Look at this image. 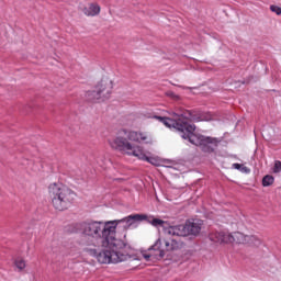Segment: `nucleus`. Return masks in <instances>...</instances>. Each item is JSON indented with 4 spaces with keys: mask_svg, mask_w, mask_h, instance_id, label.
<instances>
[{
    "mask_svg": "<svg viewBox=\"0 0 281 281\" xmlns=\"http://www.w3.org/2000/svg\"><path fill=\"white\" fill-rule=\"evenodd\" d=\"M167 234H169V236H188L186 232V224L169 226L167 228Z\"/></svg>",
    "mask_w": 281,
    "mask_h": 281,
    "instance_id": "ddd939ff",
    "label": "nucleus"
},
{
    "mask_svg": "<svg viewBox=\"0 0 281 281\" xmlns=\"http://www.w3.org/2000/svg\"><path fill=\"white\" fill-rule=\"evenodd\" d=\"M127 138L130 139V142H136V144H147L149 146L153 145L155 142L150 133L142 131L128 132Z\"/></svg>",
    "mask_w": 281,
    "mask_h": 281,
    "instance_id": "1a4fd4ad",
    "label": "nucleus"
},
{
    "mask_svg": "<svg viewBox=\"0 0 281 281\" xmlns=\"http://www.w3.org/2000/svg\"><path fill=\"white\" fill-rule=\"evenodd\" d=\"M276 181V179L273 178V176H265L262 179V186L263 188H269V186H273V182Z\"/></svg>",
    "mask_w": 281,
    "mask_h": 281,
    "instance_id": "4468645a",
    "label": "nucleus"
},
{
    "mask_svg": "<svg viewBox=\"0 0 281 281\" xmlns=\"http://www.w3.org/2000/svg\"><path fill=\"white\" fill-rule=\"evenodd\" d=\"M48 199L54 210L65 212L74 205L76 193L69 187L54 182L48 186Z\"/></svg>",
    "mask_w": 281,
    "mask_h": 281,
    "instance_id": "7ed1b4c3",
    "label": "nucleus"
},
{
    "mask_svg": "<svg viewBox=\"0 0 281 281\" xmlns=\"http://www.w3.org/2000/svg\"><path fill=\"white\" fill-rule=\"evenodd\" d=\"M154 119L159 120L167 128L179 131L182 139H188L193 146H200L203 153H214L221 144L218 138L194 134L196 126L190 122H201L202 119L192 111L181 109L179 112H173V119L157 115Z\"/></svg>",
    "mask_w": 281,
    "mask_h": 281,
    "instance_id": "f03ea898",
    "label": "nucleus"
},
{
    "mask_svg": "<svg viewBox=\"0 0 281 281\" xmlns=\"http://www.w3.org/2000/svg\"><path fill=\"white\" fill-rule=\"evenodd\" d=\"M232 243H236L237 245H252L254 247H258L260 245V239L255 235H245L240 232L233 233Z\"/></svg>",
    "mask_w": 281,
    "mask_h": 281,
    "instance_id": "6e6552de",
    "label": "nucleus"
},
{
    "mask_svg": "<svg viewBox=\"0 0 281 281\" xmlns=\"http://www.w3.org/2000/svg\"><path fill=\"white\" fill-rule=\"evenodd\" d=\"M270 10H271V12H274V14H277L278 16L281 15V8L280 7L272 4V5H270Z\"/></svg>",
    "mask_w": 281,
    "mask_h": 281,
    "instance_id": "dca6fc26",
    "label": "nucleus"
},
{
    "mask_svg": "<svg viewBox=\"0 0 281 281\" xmlns=\"http://www.w3.org/2000/svg\"><path fill=\"white\" fill-rule=\"evenodd\" d=\"M102 8L98 3H89L83 8L82 12L86 16H98L100 14Z\"/></svg>",
    "mask_w": 281,
    "mask_h": 281,
    "instance_id": "f8f14e48",
    "label": "nucleus"
},
{
    "mask_svg": "<svg viewBox=\"0 0 281 281\" xmlns=\"http://www.w3.org/2000/svg\"><path fill=\"white\" fill-rule=\"evenodd\" d=\"M109 146L112 150H117L122 155H127L128 157H137V159H146V154L144 148L139 145H134L131 143L128 137L117 135L114 138L109 139Z\"/></svg>",
    "mask_w": 281,
    "mask_h": 281,
    "instance_id": "39448f33",
    "label": "nucleus"
},
{
    "mask_svg": "<svg viewBox=\"0 0 281 281\" xmlns=\"http://www.w3.org/2000/svg\"><path fill=\"white\" fill-rule=\"evenodd\" d=\"M124 223H127V225H133V223H142V221H146V223H149V225H153V227H164L166 222L164 220H159L153 215H146V214H132L124 218H122Z\"/></svg>",
    "mask_w": 281,
    "mask_h": 281,
    "instance_id": "0eeeda50",
    "label": "nucleus"
},
{
    "mask_svg": "<svg viewBox=\"0 0 281 281\" xmlns=\"http://www.w3.org/2000/svg\"><path fill=\"white\" fill-rule=\"evenodd\" d=\"M14 265H15L16 269H19V271H23V269H25V267H26L25 259H23V258H16L14 260Z\"/></svg>",
    "mask_w": 281,
    "mask_h": 281,
    "instance_id": "2eb2a0df",
    "label": "nucleus"
},
{
    "mask_svg": "<svg viewBox=\"0 0 281 281\" xmlns=\"http://www.w3.org/2000/svg\"><path fill=\"white\" fill-rule=\"evenodd\" d=\"M240 172H245L246 175H249V172H251V169L241 165Z\"/></svg>",
    "mask_w": 281,
    "mask_h": 281,
    "instance_id": "a211bd4d",
    "label": "nucleus"
},
{
    "mask_svg": "<svg viewBox=\"0 0 281 281\" xmlns=\"http://www.w3.org/2000/svg\"><path fill=\"white\" fill-rule=\"evenodd\" d=\"M124 238H126V235H124Z\"/></svg>",
    "mask_w": 281,
    "mask_h": 281,
    "instance_id": "412c9836",
    "label": "nucleus"
},
{
    "mask_svg": "<svg viewBox=\"0 0 281 281\" xmlns=\"http://www.w3.org/2000/svg\"><path fill=\"white\" fill-rule=\"evenodd\" d=\"M184 227H186L187 236H199L203 227V221L201 220L187 221L184 224Z\"/></svg>",
    "mask_w": 281,
    "mask_h": 281,
    "instance_id": "9b49d317",
    "label": "nucleus"
},
{
    "mask_svg": "<svg viewBox=\"0 0 281 281\" xmlns=\"http://www.w3.org/2000/svg\"><path fill=\"white\" fill-rule=\"evenodd\" d=\"M119 223H124V221H88L80 224L81 234L92 238L91 245L102 248V251L97 255L100 265H117L128 258V255L124 252L126 241L116 237Z\"/></svg>",
    "mask_w": 281,
    "mask_h": 281,
    "instance_id": "f257e3e1",
    "label": "nucleus"
},
{
    "mask_svg": "<svg viewBox=\"0 0 281 281\" xmlns=\"http://www.w3.org/2000/svg\"><path fill=\"white\" fill-rule=\"evenodd\" d=\"M233 168L235 169V170H241V168H243V165H240V164H238V162H235V164H233Z\"/></svg>",
    "mask_w": 281,
    "mask_h": 281,
    "instance_id": "aec40b11",
    "label": "nucleus"
},
{
    "mask_svg": "<svg viewBox=\"0 0 281 281\" xmlns=\"http://www.w3.org/2000/svg\"><path fill=\"white\" fill-rule=\"evenodd\" d=\"M181 249V244L176 239H161L158 238L155 244L148 248V250L143 251V258L145 260H161L170 251H177Z\"/></svg>",
    "mask_w": 281,
    "mask_h": 281,
    "instance_id": "20e7f679",
    "label": "nucleus"
},
{
    "mask_svg": "<svg viewBox=\"0 0 281 281\" xmlns=\"http://www.w3.org/2000/svg\"><path fill=\"white\" fill-rule=\"evenodd\" d=\"M142 161H148L149 164H155V158H148V156L145 155V158L142 159Z\"/></svg>",
    "mask_w": 281,
    "mask_h": 281,
    "instance_id": "6ab92c4d",
    "label": "nucleus"
},
{
    "mask_svg": "<svg viewBox=\"0 0 281 281\" xmlns=\"http://www.w3.org/2000/svg\"><path fill=\"white\" fill-rule=\"evenodd\" d=\"M233 233L221 231L213 232L209 235V239L212 243H218L220 245H232Z\"/></svg>",
    "mask_w": 281,
    "mask_h": 281,
    "instance_id": "9d476101",
    "label": "nucleus"
},
{
    "mask_svg": "<svg viewBox=\"0 0 281 281\" xmlns=\"http://www.w3.org/2000/svg\"><path fill=\"white\" fill-rule=\"evenodd\" d=\"M113 92V81L109 78L101 79L93 90L86 93L88 102H104Z\"/></svg>",
    "mask_w": 281,
    "mask_h": 281,
    "instance_id": "423d86ee",
    "label": "nucleus"
},
{
    "mask_svg": "<svg viewBox=\"0 0 281 281\" xmlns=\"http://www.w3.org/2000/svg\"><path fill=\"white\" fill-rule=\"evenodd\" d=\"M273 172L274 173L281 172V161L280 160L274 161Z\"/></svg>",
    "mask_w": 281,
    "mask_h": 281,
    "instance_id": "f3484780",
    "label": "nucleus"
}]
</instances>
